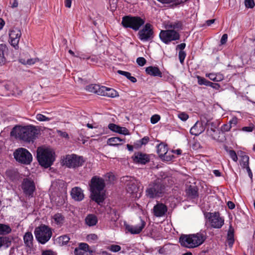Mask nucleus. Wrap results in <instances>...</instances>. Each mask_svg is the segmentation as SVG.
Masks as SVG:
<instances>
[{
	"instance_id": "f257e3e1",
	"label": "nucleus",
	"mask_w": 255,
	"mask_h": 255,
	"mask_svg": "<svg viewBox=\"0 0 255 255\" xmlns=\"http://www.w3.org/2000/svg\"><path fill=\"white\" fill-rule=\"evenodd\" d=\"M38 133V130L33 126H15L10 132V135L26 142H33Z\"/></svg>"
},
{
	"instance_id": "f03ea898",
	"label": "nucleus",
	"mask_w": 255,
	"mask_h": 255,
	"mask_svg": "<svg viewBox=\"0 0 255 255\" xmlns=\"http://www.w3.org/2000/svg\"><path fill=\"white\" fill-rule=\"evenodd\" d=\"M205 230H201L195 234L182 235L179 238L180 245L185 248L192 249L202 245L206 239Z\"/></svg>"
},
{
	"instance_id": "7ed1b4c3",
	"label": "nucleus",
	"mask_w": 255,
	"mask_h": 255,
	"mask_svg": "<svg viewBox=\"0 0 255 255\" xmlns=\"http://www.w3.org/2000/svg\"><path fill=\"white\" fill-rule=\"evenodd\" d=\"M91 199L98 204L104 200L103 190L105 186L104 180L98 176H93L90 183Z\"/></svg>"
},
{
	"instance_id": "20e7f679",
	"label": "nucleus",
	"mask_w": 255,
	"mask_h": 255,
	"mask_svg": "<svg viewBox=\"0 0 255 255\" xmlns=\"http://www.w3.org/2000/svg\"><path fill=\"white\" fill-rule=\"evenodd\" d=\"M166 178H157L151 183L146 190V195L150 198L161 197L167 193L168 186L166 185Z\"/></svg>"
},
{
	"instance_id": "39448f33",
	"label": "nucleus",
	"mask_w": 255,
	"mask_h": 255,
	"mask_svg": "<svg viewBox=\"0 0 255 255\" xmlns=\"http://www.w3.org/2000/svg\"><path fill=\"white\" fill-rule=\"evenodd\" d=\"M37 158L40 165L48 168L55 160V153L50 148L39 147L37 149Z\"/></svg>"
},
{
	"instance_id": "423d86ee",
	"label": "nucleus",
	"mask_w": 255,
	"mask_h": 255,
	"mask_svg": "<svg viewBox=\"0 0 255 255\" xmlns=\"http://www.w3.org/2000/svg\"><path fill=\"white\" fill-rule=\"evenodd\" d=\"M122 24L125 28H130L137 31L143 24V20L139 16L126 15L123 17Z\"/></svg>"
},
{
	"instance_id": "0eeeda50",
	"label": "nucleus",
	"mask_w": 255,
	"mask_h": 255,
	"mask_svg": "<svg viewBox=\"0 0 255 255\" xmlns=\"http://www.w3.org/2000/svg\"><path fill=\"white\" fill-rule=\"evenodd\" d=\"M34 234L36 240L42 244L47 242L52 236L50 229L45 225H41L36 228L35 229Z\"/></svg>"
},
{
	"instance_id": "6e6552de",
	"label": "nucleus",
	"mask_w": 255,
	"mask_h": 255,
	"mask_svg": "<svg viewBox=\"0 0 255 255\" xmlns=\"http://www.w3.org/2000/svg\"><path fill=\"white\" fill-rule=\"evenodd\" d=\"M13 156L17 162L23 164H29L32 160L31 154L22 147L16 149L13 152Z\"/></svg>"
},
{
	"instance_id": "1a4fd4ad",
	"label": "nucleus",
	"mask_w": 255,
	"mask_h": 255,
	"mask_svg": "<svg viewBox=\"0 0 255 255\" xmlns=\"http://www.w3.org/2000/svg\"><path fill=\"white\" fill-rule=\"evenodd\" d=\"M204 216L212 228H221L224 223V220L220 216L218 212H207L204 214Z\"/></svg>"
},
{
	"instance_id": "9d476101",
	"label": "nucleus",
	"mask_w": 255,
	"mask_h": 255,
	"mask_svg": "<svg viewBox=\"0 0 255 255\" xmlns=\"http://www.w3.org/2000/svg\"><path fill=\"white\" fill-rule=\"evenodd\" d=\"M159 38L163 43L168 44L172 41L179 40L180 38V34L176 30L168 29L160 31Z\"/></svg>"
},
{
	"instance_id": "9b49d317",
	"label": "nucleus",
	"mask_w": 255,
	"mask_h": 255,
	"mask_svg": "<svg viewBox=\"0 0 255 255\" xmlns=\"http://www.w3.org/2000/svg\"><path fill=\"white\" fill-rule=\"evenodd\" d=\"M83 158L75 154L67 155L63 160V164L68 168H75L82 166Z\"/></svg>"
},
{
	"instance_id": "f8f14e48",
	"label": "nucleus",
	"mask_w": 255,
	"mask_h": 255,
	"mask_svg": "<svg viewBox=\"0 0 255 255\" xmlns=\"http://www.w3.org/2000/svg\"><path fill=\"white\" fill-rule=\"evenodd\" d=\"M121 181L126 185V190L128 192L132 194L138 190L137 182L132 177L130 176H124L121 178Z\"/></svg>"
},
{
	"instance_id": "ddd939ff",
	"label": "nucleus",
	"mask_w": 255,
	"mask_h": 255,
	"mask_svg": "<svg viewBox=\"0 0 255 255\" xmlns=\"http://www.w3.org/2000/svg\"><path fill=\"white\" fill-rule=\"evenodd\" d=\"M157 152L162 160L167 161L172 160L173 155L170 156L167 154L168 148L166 145L163 143L158 144L157 146Z\"/></svg>"
},
{
	"instance_id": "4468645a",
	"label": "nucleus",
	"mask_w": 255,
	"mask_h": 255,
	"mask_svg": "<svg viewBox=\"0 0 255 255\" xmlns=\"http://www.w3.org/2000/svg\"><path fill=\"white\" fill-rule=\"evenodd\" d=\"M206 129V124L205 120L197 121L191 128L190 132L192 135H199Z\"/></svg>"
},
{
	"instance_id": "2eb2a0df",
	"label": "nucleus",
	"mask_w": 255,
	"mask_h": 255,
	"mask_svg": "<svg viewBox=\"0 0 255 255\" xmlns=\"http://www.w3.org/2000/svg\"><path fill=\"white\" fill-rule=\"evenodd\" d=\"M22 188L26 195H32L35 188L34 182L29 179H24L22 184Z\"/></svg>"
},
{
	"instance_id": "dca6fc26",
	"label": "nucleus",
	"mask_w": 255,
	"mask_h": 255,
	"mask_svg": "<svg viewBox=\"0 0 255 255\" xmlns=\"http://www.w3.org/2000/svg\"><path fill=\"white\" fill-rule=\"evenodd\" d=\"M9 35L11 45L16 48L21 35L20 30L18 28H13L10 31Z\"/></svg>"
},
{
	"instance_id": "f3484780",
	"label": "nucleus",
	"mask_w": 255,
	"mask_h": 255,
	"mask_svg": "<svg viewBox=\"0 0 255 255\" xmlns=\"http://www.w3.org/2000/svg\"><path fill=\"white\" fill-rule=\"evenodd\" d=\"M23 241L27 248V252L31 253L33 248V237L31 232H26L23 236Z\"/></svg>"
},
{
	"instance_id": "a211bd4d",
	"label": "nucleus",
	"mask_w": 255,
	"mask_h": 255,
	"mask_svg": "<svg viewBox=\"0 0 255 255\" xmlns=\"http://www.w3.org/2000/svg\"><path fill=\"white\" fill-rule=\"evenodd\" d=\"M206 124V133L207 134L211 137L213 139H217V136H214L212 134V132H214L215 131L213 130H215L217 129L216 124L214 122H212L209 120H205Z\"/></svg>"
},
{
	"instance_id": "6ab92c4d",
	"label": "nucleus",
	"mask_w": 255,
	"mask_h": 255,
	"mask_svg": "<svg viewBox=\"0 0 255 255\" xmlns=\"http://www.w3.org/2000/svg\"><path fill=\"white\" fill-rule=\"evenodd\" d=\"M100 95L114 98L118 96V92L112 88L102 86V89L100 90Z\"/></svg>"
},
{
	"instance_id": "aec40b11",
	"label": "nucleus",
	"mask_w": 255,
	"mask_h": 255,
	"mask_svg": "<svg viewBox=\"0 0 255 255\" xmlns=\"http://www.w3.org/2000/svg\"><path fill=\"white\" fill-rule=\"evenodd\" d=\"M154 37L153 28L149 23L144 24V41H151Z\"/></svg>"
},
{
	"instance_id": "412c9836",
	"label": "nucleus",
	"mask_w": 255,
	"mask_h": 255,
	"mask_svg": "<svg viewBox=\"0 0 255 255\" xmlns=\"http://www.w3.org/2000/svg\"><path fill=\"white\" fill-rule=\"evenodd\" d=\"M166 206L162 203H158L153 208L154 214L156 217H162L167 212Z\"/></svg>"
},
{
	"instance_id": "4be33fe9",
	"label": "nucleus",
	"mask_w": 255,
	"mask_h": 255,
	"mask_svg": "<svg viewBox=\"0 0 255 255\" xmlns=\"http://www.w3.org/2000/svg\"><path fill=\"white\" fill-rule=\"evenodd\" d=\"M146 74L153 77H158L161 78L162 76V72L160 71L158 67L156 66H148L145 70Z\"/></svg>"
},
{
	"instance_id": "5701e85b",
	"label": "nucleus",
	"mask_w": 255,
	"mask_h": 255,
	"mask_svg": "<svg viewBox=\"0 0 255 255\" xmlns=\"http://www.w3.org/2000/svg\"><path fill=\"white\" fill-rule=\"evenodd\" d=\"M71 195L73 199L76 201H81L84 197L82 189L79 187L73 188L71 192Z\"/></svg>"
},
{
	"instance_id": "b1692460",
	"label": "nucleus",
	"mask_w": 255,
	"mask_h": 255,
	"mask_svg": "<svg viewBox=\"0 0 255 255\" xmlns=\"http://www.w3.org/2000/svg\"><path fill=\"white\" fill-rule=\"evenodd\" d=\"M186 194L192 199H195L198 196V188L196 186L190 185L186 189Z\"/></svg>"
},
{
	"instance_id": "393cba45",
	"label": "nucleus",
	"mask_w": 255,
	"mask_h": 255,
	"mask_svg": "<svg viewBox=\"0 0 255 255\" xmlns=\"http://www.w3.org/2000/svg\"><path fill=\"white\" fill-rule=\"evenodd\" d=\"M166 28L170 30H174L176 31L182 30L183 28L182 22L180 21H176L174 22H168L165 26Z\"/></svg>"
},
{
	"instance_id": "a878e982",
	"label": "nucleus",
	"mask_w": 255,
	"mask_h": 255,
	"mask_svg": "<svg viewBox=\"0 0 255 255\" xmlns=\"http://www.w3.org/2000/svg\"><path fill=\"white\" fill-rule=\"evenodd\" d=\"M143 227V222L142 221L141 224L139 226H131L129 225H126V230L132 234H137L139 233Z\"/></svg>"
},
{
	"instance_id": "bb28decb",
	"label": "nucleus",
	"mask_w": 255,
	"mask_h": 255,
	"mask_svg": "<svg viewBox=\"0 0 255 255\" xmlns=\"http://www.w3.org/2000/svg\"><path fill=\"white\" fill-rule=\"evenodd\" d=\"M51 190L60 192H64V183L62 180H58L53 182L52 183Z\"/></svg>"
},
{
	"instance_id": "cd10ccee",
	"label": "nucleus",
	"mask_w": 255,
	"mask_h": 255,
	"mask_svg": "<svg viewBox=\"0 0 255 255\" xmlns=\"http://www.w3.org/2000/svg\"><path fill=\"white\" fill-rule=\"evenodd\" d=\"M85 223L89 227L96 225L98 222L97 217L94 214L88 215L85 219Z\"/></svg>"
},
{
	"instance_id": "c85d7f7f",
	"label": "nucleus",
	"mask_w": 255,
	"mask_h": 255,
	"mask_svg": "<svg viewBox=\"0 0 255 255\" xmlns=\"http://www.w3.org/2000/svg\"><path fill=\"white\" fill-rule=\"evenodd\" d=\"M235 242L234 229L230 227L227 233V244L229 247H232Z\"/></svg>"
},
{
	"instance_id": "c756f323",
	"label": "nucleus",
	"mask_w": 255,
	"mask_h": 255,
	"mask_svg": "<svg viewBox=\"0 0 255 255\" xmlns=\"http://www.w3.org/2000/svg\"><path fill=\"white\" fill-rule=\"evenodd\" d=\"M86 89L90 92L96 93L100 95L99 92H100V90L101 91V89H102V86L97 84H91L87 86Z\"/></svg>"
},
{
	"instance_id": "7c9ffc66",
	"label": "nucleus",
	"mask_w": 255,
	"mask_h": 255,
	"mask_svg": "<svg viewBox=\"0 0 255 255\" xmlns=\"http://www.w3.org/2000/svg\"><path fill=\"white\" fill-rule=\"evenodd\" d=\"M124 141V139L118 137H113L109 138L107 144L110 146H117L121 144V142Z\"/></svg>"
},
{
	"instance_id": "2f4dec72",
	"label": "nucleus",
	"mask_w": 255,
	"mask_h": 255,
	"mask_svg": "<svg viewBox=\"0 0 255 255\" xmlns=\"http://www.w3.org/2000/svg\"><path fill=\"white\" fill-rule=\"evenodd\" d=\"M7 50V48L5 44H0V65L3 64L5 62L4 54Z\"/></svg>"
},
{
	"instance_id": "473e14b6",
	"label": "nucleus",
	"mask_w": 255,
	"mask_h": 255,
	"mask_svg": "<svg viewBox=\"0 0 255 255\" xmlns=\"http://www.w3.org/2000/svg\"><path fill=\"white\" fill-rule=\"evenodd\" d=\"M131 158L134 163L143 164V154L141 152H135Z\"/></svg>"
},
{
	"instance_id": "72a5a7b5",
	"label": "nucleus",
	"mask_w": 255,
	"mask_h": 255,
	"mask_svg": "<svg viewBox=\"0 0 255 255\" xmlns=\"http://www.w3.org/2000/svg\"><path fill=\"white\" fill-rule=\"evenodd\" d=\"M11 232V229L8 225L0 224V235H7Z\"/></svg>"
},
{
	"instance_id": "f704fd0d",
	"label": "nucleus",
	"mask_w": 255,
	"mask_h": 255,
	"mask_svg": "<svg viewBox=\"0 0 255 255\" xmlns=\"http://www.w3.org/2000/svg\"><path fill=\"white\" fill-rule=\"evenodd\" d=\"M11 244L9 239L6 237H0V248L3 247L7 248Z\"/></svg>"
},
{
	"instance_id": "c9c22d12",
	"label": "nucleus",
	"mask_w": 255,
	"mask_h": 255,
	"mask_svg": "<svg viewBox=\"0 0 255 255\" xmlns=\"http://www.w3.org/2000/svg\"><path fill=\"white\" fill-rule=\"evenodd\" d=\"M163 4L172 3L174 5H178L183 2V0H157Z\"/></svg>"
},
{
	"instance_id": "e433bc0d",
	"label": "nucleus",
	"mask_w": 255,
	"mask_h": 255,
	"mask_svg": "<svg viewBox=\"0 0 255 255\" xmlns=\"http://www.w3.org/2000/svg\"><path fill=\"white\" fill-rule=\"evenodd\" d=\"M118 73L120 75L126 77L128 79H129L131 82L133 83H135L136 81V78L133 76H131L129 72L122 70H118Z\"/></svg>"
},
{
	"instance_id": "4c0bfd02",
	"label": "nucleus",
	"mask_w": 255,
	"mask_h": 255,
	"mask_svg": "<svg viewBox=\"0 0 255 255\" xmlns=\"http://www.w3.org/2000/svg\"><path fill=\"white\" fill-rule=\"evenodd\" d=\"M240 164L243 169L249 165V157L248 155H244L242 156Z\"/></svg>"
},
{
	"instance_id": "58836bf2",
	"label": "nucleus",
	"mask_w": 255,
	"mask_h": 255,
	"mask_svg": "<svg viewBox=\"0 0 255 255\" xmlns=\"http://www.w3.org/2000/svg\"><path fill=\"white\" fill-rule=\"evenodd\" d=\"M53 219L57 225H61L64 220V217L61 214L57 213L54 215Z\"/></svg>"
},
{
	"instance_id": "ea45409f",
	"label": "nucleus",
	"mask_w": 255,
	"mask_h": 255,
	"mask_svg": "<svg viewBox=\"0 0 255 255\" xmlns=\"http://www.w3.org/2000/svg\"><path fill=\"white\" fill-rule=\"evenodd\" d=\"M70 238L67 235L60 236L58 238V242L61 245H66L69 241Z\"/></svg>"
},
{
	"instance_id": "a19ab883",
	"label": "nucleus",
	"mask_w": 255,
	"mask_h": 255,
	"mask_svg": "<svg viewBox=\"0 0 255 255\" xmlns=\"http://www.w3.org/2000/svg\"><path fill=\"white\" fill-rule=\"evenodd\" d=\"M38 61L37 58H31L25 60L24 59H20V62L24 65H32L36 63Z\"/></svg>"
},
{
	"instance_id": "79ce46f5",
	"label": "nucleus",
	"mask_w": 255,
	"mask_h": 255,
	"mask_svg": "<svg viewBox=\"0 0 255 255\" xmlns=\"http://www.w3.org/2000/svg\"><path fill=\"white\" fill-rule=\"evenodd\" d=\"M108 128L111 130L119 133L121 127L115 124H110L108 125Z\"/></svg>"
},
{
	"instance_id": "37998d69",
	"label": "nucleus",
	"mask_w": 255,
	"mask_h": 255,
	"mask_svg": "<svg viewBox=\"0 0 255 255\" xmlns=\"http://www.w3.org/2000/svg\"><path fill=\"white\" fill-rule=\"evenodd\" d=\"M245 5L248 8H254L255 5L254 0H245Z\"/></svg>"
},
{
	"instance_id": "c03bdc74",
	"label": "nucleus",
	"mask_w": 255,
	"mask_h": 255,
	"mask_svg": "<svg viewBox=\"0 0 255 255\" xmlns=\"http://www.w3.org/2000/svg\"><path fill=\"white\" fill-rule=\"evenodd\" d=\"M36 119L40 122L49 121L50 120V118L40 114H38L36 116Z\"/></svg>"
},
{
	"instance_id": "a18cd8bd",
	"label": "nucleus",
	"mask_w": 255,
	"mask_h": 255,
	"mask_svg": "<svg viewBox=\"0 0 255 255\" xmlns=\"http://www.w3.org/2000/svg\"><path fill=\"white\" fill-rule=\"evenodd\" d=\"M152 164H153V162L150 161L149 156L147 154H144V165L145 166V168H147V166H151Z\"/></svg>"
},
{
	"instance_id": "49530a36",
	"label": "nucleus",
	"mask_w": 255,
	"mask_h": 255,
	"mask_svg": "<svg viewBox=\"0 0 255 255\" xmlns=\"http://www.w3.org/2000/svg\"><path fill=\"white\" fill-rule=\"evenodd\" d=\"M108 249L113 252H118L121 249V247L117 245H112L108 247Z\"/></svg>"
},
{
	"instance_id": "de8ad7c7",
	"label": "nucleus",
	"mask_w": 255,
	"mask_h": 255,
	"mask_svg": "<svg viewBox=\"0 0 255 255\" xmlns=\"http://www.w3.org/2000/svg\"><path fill=\"white\" fill-rule=\"evenodd\" d=\"M160 116L155 114L150 118V122L152 124H155L160 120Z\"/></svg>"
},
{
	"instance_id": "09e8293b",
	"label": "nucleus",
	"mask_w": 255,
	"mask_h": 255,
	"mask_svg": "<svg viewBox=\"0 0 255 255\" xmlns=\"http://www.w3.org/2000/svg\"><path fill=\"white\" fill-rule=\"evenodd\" d=\"M186 56V54L184 51H179L178 56L180 62L181 64L184 63Z\"/></svg>"
},
{
	"instance_id": "8fccbe9b",
	"label": "nucleus",
	"mask_w": 255,
	"mask_h": 255,
	"mask_svg": "<svg viewBox=\"0 0 255 255\" xmlns=\"http://www.w3.org/2000/svg\"><path fill=\"white\" fill-rule=\"evenodd\" d=\"M178 117L182 121H186L189 118L187 114L181 112L178 114Z\"/></svg>"
},
{
	"instance_id": "3c124183",
	"label": "nucleus",
	"mask_w": 255,
	"mask_h": 255,
	"mask_svg": "<svg viewBox=\"0 0 255 255\" xmlns=\"http://www.w3.org/2000/svg\"><path fill=\"white\" fill-rule=\"evenodd\" d=\"M232 128L231 125L229 124H224L221 128V130L222 132L228 131Z\"/></svg>"
},
{
	"instance_id": "603ef678",
	"label": "nucleus",
	"mask_w": 255,
	"mask_h": 255,
	"mask_svg": "<svg viewBox=\"0 0 255 255\" xmlns=\"http://www.w3.org/2000/svg\"><path fill=\"white\" fill-rule=\"evenodd\" d=\"M229 154L230 157L234 161H237L238 160V156L236 152L233 150H230L229 151Z\"/></svg>"
},
{
	"instance_id": "864d4df0",
	"label": "nucleus",
	"mask_w": 255,
	"mask_h": 255,
	"mask_svg": "<svg viewBox=\"0 0 255 255\" xmlns=\"http://www.w3.org/2000/svg\"><path fill=\"white\" fill-rule=\"evenodd\" d=\"M87 239L89 241H96L98 239V236L96 234H92L88 235L87 237Z\"/></svg>"
},
{
	"instance_id": "5fc2aeb1",
	"label": "nucleus",
	"mask_w": 255,
	"mask_h": 255,
	"mask_svg": "<svg viewBox=\"0 0 255 255\" xmlns=\"http://www.w3.org/2000/svg\"><path fill=\"white\" fill-rule=\"evenodd\" d=\"M78 248L83 250L84 251H86L89 250L88 245L86 243L80 244Z\"/></svg>"
},
{
	"instance_id": "6e6d98bb",
	"label": "nucleus",
	"mask_w": 255,
	"mask_h": 255,
	"mask_svg": "<svg viewBox=\"0 0 255 255\" xmlns=\"http://www.w3.org/2000/svg\"><path fill=\"white\" fill-rule=\"evenodd\" d=\"M158 252L159 254L161 255H165L167 254V251L166 246H164L162 247H158Z\"/></svg>"
},
{
	"instance_id": "4d7b16f0",
	"label": "nucleus",
	"mask_w": 255,
	"mask_h": 255,
	"mask_svg": "<svg viewBox=\"0 0 255 255\" xmlns=\"http://www.w3.org/2000/svg\"><path fill=\"white\" fill-rule=\"evenodd\" d=\"M119 133L122 134L124 135H128L129 134V132L128 130L125 127H122L120 129Z\"/></svg>"
},
{
	"instance_id": "13d9d810",
	"label": "nucleus",
	"mask_w": 255,
	"mask_h": 255,
	"mask_svg": "<svg viewBox=\"0 0 255 255\" xmlns=\"http://www.w3.org/2000/svg\"><path fill=\"white\" fill-rule=\"evenodd\" d=\"M42 255H57V253L50 250L42 252Z\"/></svg>"
},
{
	"instance_id": "bf43d9fd",
	"label": "nucleus",
	"mask_w": 255,
	"mask_h": 255,
	"mask_svg": "<svg viewBox=\"0 0 255 255\" xmlns=\"http://www.w3.org/2000/svg\"><path fill=\"white\" fill-rule=\"evenodd\" d=\"M197 78L198 79V83L199 84V85H204V84H205V82L206 80L205 78L199 76H198Z\"/></svg>"
},
{
	"instance_id": "052dcab7",
	"label": "nucleus",
	"mask_w": 255,
	"mask_h": 255,
	"mask_svg": "<svg viewBox=\"0 0 255 255\" xmlns=\"http://www.w3.org/2000/svg\"><path fill=\"white\" fill-rule=\"evenodd\" d=\"M185 47L186 44L185 43H182L176 46V50H179V51H184L183 50L185 49Z\"/></svg>"
},
{
	"instance_id": "680f3d73",
	"label": "nucleus",
	"mask_w": 255,
	"mask_h": 255,
	"mask_svg": "<svg viewBox=\"0 0 255 255\" xmlns=\"http://www.w3.org/2000/svg\"><path fill=\"white\" fill-rule=\"evenodd\" d=\"M228 39L227 34H224L221 39L220 42L221 44H224L226 43Z\"/></svg>"
},
{
	"instance_id": "e2e57ef3",
	"label": "nucleus",
	"mask_w": 255,
	"mask_h": 255,
	"mask_svg": "<svg viewBox=\"0 0 255 255\" xmlns=\"http://www.w3.org/2000/svg\"><path fill=\"white\" fill-rule=\"evenodd\" d=\"M206 76L208 77L211 80L215 81L216 74L215 73H209L206 74Z\"/></svg>"
},
{
	"instance_id": "0e129e2a",
	"label": "nucleus",
	"mask_w": 255,
	"mask_h": 255,
	"mask_svg": "<svg viewBox=\"0 0 255 255\" xmlns=\"http://www.w3.org/2000/svg\"><path fill=\"white\" fill-rule=\"evenodd\" d=\"M84 252L83 250L77 248L74 250V254L75 255H84Z\"/></svg>"
},
{
	"instance_id": "69168bd1",
	"label": "nucleus",
	"mask_w": 255,
	"mask_h": 255,
	"mask_svg": "<svg viewBox=\"0 0 255 255\" xmlns=\"http://www.w3.org/2000/svg\"><path fill=\"white\" fill-rule=\"evenodd\" d=\"M238 123V120L237 118H233L231 120H230L229 122V124L231 125V127H234L237 125Z\"/></svg>"
},
{
	"instance_id": "338daca9",
	"label": "nucleus",
	"mask_w": 255,
	"mask_h": 255,
	"mask_svg": "<svg viewBox=\"0 0 255 255\" xmlns=\"http://www.w3.org/2000/svg\"><path fill=\"white\" fill-rule=\"evenodd\" d=\"M242 130L245 132H252L253 130V127L251 126L244 127L242 128Z\"/></svg>"
},
{
	"instance_id": "774afa93",
	"label": "nucleus",
	"mask_w": 255,
	"mask_h": 255,
	"mask_svg": "<svg viewBox=\"0 0 255 255\" xmlns=\"http://www.w3.org/2000/svg\"><path fill=\"white\" fill-rule=\"evenodd\" d=\"M224 79V76L222 74H216V82H220L223 80Z\"/></svg>"
}]
</instances>
